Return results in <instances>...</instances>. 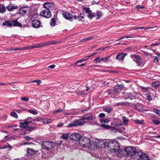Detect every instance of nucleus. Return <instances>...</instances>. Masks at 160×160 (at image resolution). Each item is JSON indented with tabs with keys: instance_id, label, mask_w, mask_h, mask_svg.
<instances>
[{
	"instance_id": "26",
	"label": "nucleus",
	"mask_w": 160,
	"mask_h": 160,
	"mask_svg": "<svg viewBox=\"0 0 160 160\" xmlns=\"http://www.w3.org/2000/svg\"><path fill=\"white\" fill-rule=\"evenodd\" d=\"M14 26H18L19 27H22V24L18 22L17 20H13V27Z\"/></svg>"
},
{
	"instance_id": "60",
	"label": "nucleus",
	"mask_w": 160,
	"mask_h": 160,
	"mask_svg": "<svg viewBox=\"0 0 160 160\" xmlns=\"http://www.w3.org/2000/svg\"><path fill=\"white\" fill-rule=\"evenodd\" d=\"M147 97H148V100L151 101L152 99V97L149 94H148Z\"/></svg>"
},
{
	"instance_id": "28",
	"label": "nucleus",
	"mask_w": 160,
	"mask_h": 160,
	"mask_svg": "<svg viewBox=\"0 0 160 160\" xmlns=\"http://www.w3.org/2000/svg\"><path fill=\"white\" fill-rule=\"evenodd\" d=\"M160 85V82H156L152 83V86L155 88H157Z\"/></svg>"
},
{
	"instance_id": "35",
	"label": "nucleus",
	"mask_w": 160,
	"mask_h": 160,
	"mask_svg": "<svg viewBox=\"0 0 160 160\" xmlns=\"http://www.w3.org/2000/svg\"><path fill=\"white\" fill-rule=\"evenodd\" d=\"M84 14V13H81L79 14L78 18H77L78 21H81L83 18Z\"/></svg>"
},
{
	"instance_id": "31",
	"label": "nucleus",
	"mask_w": 160,
	"mask_h": 160,
	"mask_svg": "<svg viewBox=\"0 0 160 160\" xmlns=\"http://www.w3.org/2000/svg\"><path fill=\"white\" fill-rule=\"evenodd\" d=\"M103 15V13L101 11H97V19H99Z\"/></svg>"
},
{
	"instance_id": "5",
	"label": "nucleus",
	"mask_w": 160,
	"mask_h": 160,
	"mask_svg": "<svg viewBox=\"0 0 160 160\" xmlns=\"http://www.w3.org/2000/svg\"><path fill=\"white\" fill-rule=\"evenodd\" d=\"M79 142L80 146L83 148H88L90 147V141L88 137H81L79 139Z\"/></svg>"
},
{
	"instance_id": "63",
	"label": "nucleus",
	"mask_w": 160,
	"mask_h": 160,
	"mask_svg": "<svg viewBox=\"0 0 160 160\" xmlns=\"http://www.w3.org/2000/svg\"><path fill=\"white\" fill-rule=\"evenodd\" d=\"M55 67V65H52L50 66L48 68H49L53 69V68H54Z\"/></svg>"
},
{
	"instance_id": "55",
	"label": "nucleus",
	"mask_w": 160,
	"mask_h": 160,
	"mask_svg": "<svg viewBox=\"0 0 160 160\" xmlns=\"http://www.w3.org/2000/svg\"><path fill=\"white\" fill-rule=\"evenodd\" d=\"M117 86L119 88L120 91L124 88V85L123 84L118 85Z\"/></svg>"
},
{
	"instance_id": "24",
	"label": "nucleus",
	"mask_w": 160,
	"mask_h": 160,
	"mask_svg": "<svg viewBox=\"0 0 160 160\" xmlns=\"http://www.w3.org/2000/svg\"><path fill=\"white\" fill-rule=\"evenodd\" d=\"M153 28V27H149L147 28H145L143 27H134L132 28L131 30H138L139 29H144L145 30H147L148 28Z\"/></svg>"
},
{
	"instance_id": "44",
	"label": "nucleus",
	"mask_w": 160,
	"mask_h": 160,
	"mask_svg": "<svg viewBox=\"0 0 160 160\" xmlns=\"http://www.w3.org/2000/svg\"><path fill=\"white\" fill-rule=\"evenodd\" d=\"M153 112L157 115L160 116V110H159L156 108L154 109H153Z\"/></svg>"
},
{
	"instance_id": "17",
	"label": "nucleus",
	"mask_w": 160,
	"mask_h": 160,
	"mask_svg": "<svg viewBox=\"0 0 160 160\" xmlns=\"http://www.w3.org/2000/svg\"><path fill=\"white\" fill-rule=\"evenodd\" d=\"M90 147L88 148L90 150L96 149L98 148L97 143L96 142H93L91 143L90 142Z\"/></svg>"
},
{
	"instance_id": "19",
	"label": "nucleus",
	"mask_w": 160,
	"mask_h": 160,
	"mask_svg": "<svg viewBox=\"0 0 160 160\" xmlns=\"http://www.w3.org/2000/svg\"><path fill=\"white\" fill-rule=\"evenodd\" d=\"M13 20L12 21L6 20L3 23L2 25L6 26H8V27L13 26Z\"/></svg>"
},
{
	"instance_id": "40",
	"label": "nucleus",
	"mask_w": 160,
	"mask_h": 160,
	"mask_svg": "<svg viewBox=\"0 0 160 160\" xmlns=\"http://www.w3.org/2000/svg\"><path fill=\"white\" fill-rule=\"evenodd\" d=\"M101 126L106 129H110L112 128L110 126L104 124H102Z\"/></svg>"
},
{
	"instance_id": "37",
	"label": "nucleus",
	"mask_w": 160,
	"mask_h": 160,
	"mask_svg": "<svg viewBox=\"0 0 160 160\" xmlns=\"http://www.w3.org/2000/svg\"><path fill=\"white\" fill-rule=\"evenodd\" d=\"M110 57V56H107L104 58H102L100 59L101 61H102L103 62H105L109 59Z\"/></svg>"
},
{
	"instance_id": "7",
	"label": "nucleus",
	"mask_w": 160,
	"mask_h": 160,
	"mask_svg": "<svg viewBox=\"0 0 160 160\" xmlns=\"http://www.w3.org/2000/svg\"><path fill=\"white\" fill-rule=\"evenodd\" d=\"M40 14L41 16L45 17L46 18H49L51 16V13L48 9H45L41 12Z\"/></svg>"
},
{
	"instance_id": "47",
	"label": "nucleus",
	"mask_w": 160,
	"mask_h": 160,
	"mask_svg": "<svg viewBox=\"0 0 160 160\" xmlns=\"http://www.w3.org/2000/svg\"><path fill=\"white\" fill-rule=\"evenodd\" d=\"M104 110L106 112H107L108 113H110L112 111V109L108 107H106L105 108Z\"/></svg>"
},
{
	"instance_id": "8",
	"label": "nucleus",
	"mask_w": 160,
	"mask_h": 160,
	"mask_svg": "<svg viewBox=\"0 0 160 160\" xmlns=\"http://www.w3.org/2000/svg\"><path fill=\"white\" fill-rule=\"evenodd\" d=\"M62 15L63 17L67 19L70 20L73 18L75 19L77 18V17L75 15L73 16L72 15L67 12H63L62 13Z\"/></svg>"
},
{
	"instance_id": "11",
	"label": "nucleus",
	"mask_w": 160,
	"mask_h": 160,
	"mask_svg": "<svg viewBox=\"0 0 160 160\" xmlns=\"http://www.w3.org/2000/svg\"><path fill=\"white\" fill-rule=\"evenodd\" d=\"M80 136L79 134L77 133H74L72 134L70 136V139L75 141H77L79 140V139Z\"/></svg>"
},
{
	"instance_id": "1",
	"label": "nucleus",
	"mask_w": 160,
	"mask_h": 160,
	"mask_svg": "<svg viewBox=\"0 0 160 160\" xmlns=\"http://www.w3.org/2000/svg\"><path fill=\"white\" fill-rule=\"evenodd\" d=\"M105 148L111 152H120V149L118 142L112 140L105 143Z\"/></svg>"
},
{
	"instance_id": "48",
	"label": "nucleus",
	"mask_w": 160,
	"mask_h": 160,
	"mask_svg": "<svg viewBox=\"0 0 160 160\" xmlns=\"http://www.w3.org/2000/svg\"><path fill=\"white\" fill-rule=\"evenodd\" d=\"M24 138L26 140L28 141L32 140H33V138L29 137V136H26L24 137Z\"/></svg>"
},
{
	"instance_id": "33",
	"label": "nucleus",
	"mask_w": 160,
	"mask_h": 160,
	"mask_svg": "<svg viewBox=\"0 0 160 160\" xmlns=\"http://www.w3.org/2000/svg\"><path fill=\"white\" fill-rule=\"evenodd\" d=\"M56 22L55 19L54 18H52L51 19V21L50 22V25L52 26H54L55 25Z\"/></svg>"
},
{
	"instance_id": "12",
	"label": "nucleus",
	"mask_w": 160,
	"mask_h": 160,
	"mask_svg": "<svg viewBox=\"0 0 160 160\" xmlns=\"http://www.w3.org/2000/svg\"><path fill=\"white\" fill-rule=\"evenodd\" d=\"M41 22L38 20H32V27L35 28H38L40 27Z\"/></svg>"
},
{
	"instance_id": "3",
	"label": "nucleus",
	"mask_w": 160,
	"mask_h": 160,
	"mask_svg": "<svg viewBox=\"0 0 160 160\" xmlns=\"http://www.w3.org/2000/svg\"><path fill=\"white\" fill-rule=\"evenodd\" d=\"M93 117L92 115H90L88 117H84L82 119L74 121L70 123L68 125L69 127H76L82 125L85 123V120L89 121L92 120Z\"/></svg>"
},
{
	"instance_id": "34",
	"label": "nucleus",
	"mask_w": 160,
	"mask_h": 160,
	"mask_svg": "<svg viewBox=\"0 0 160 160\" xmlns=\"http://www.w3.org/2000/svg\"><path fill=\"white\" fill-rule=\"evenodd\" d=\"M134 122L137 124H142L144 123V120H139L138 119L134 120Z\"/></svg>"
},
{
	"instance_id": "56",
	"label": "nucleus",
	"mask_w": 160,
	"mask_h": 160,
	"mask_svg": "<svg viewBox=\"0 0 160 160\" xmlns=\"http://www.w3.org/2000/svg\"><path fill=\"white\" fill-rule=\"evenodd\" d=\"M105 116V114L104 113H101L99 115V117L100 118H102Z\"/></svg>"
},
{
	"instance_id": "4",
	"label": "nucleus",
	"mask_w": 160,
	"mask_h": 160,
	"mask_svg": "<svg viewBox=\"0 0 160 160\" xmlns=\"http://www.w3.org/2000/svg\"><path fill=\"white\" fill-rule=\"evenodd\" d=\"M146 156L142 152L137 151L131 158V160H146Z\"/></svg>"
},
{
	"instance_id": "10",
	"label": "nucleus",
	"mask_w": 160,
	"mask_h": 160,
	"mask_svg": "<svg viewBox=\"0 0 160 160\" xmlns=\"http://www.w3.org/2000/svg\"><path fill=\"white\" fill-rule=\"evenodd\" d=\"M43 7L46 9L52 10L54 8V4L52 2H46L44 3Z\"/></svg>"
},
{
	"instance_id": "57",
	"label": "nucleus",
	"mask_w": 160,
	"mask_h": 160,
	"mask_svg": "<svg viewBox=\"0 0 160 160\" xmlns=\"http://www.w3.org/2000/svg\"><path fill=\"white\" fill-rule=\"evenodd\" d=\"M62 109H59L57 111H55L54 112V113H58L59 112H62Z\"/></svg>"
},
{
	"instance_id": "42",
	"label": "nucleus",
	"mask_w": 160,
	"mask_h": 160,
	"mask_svg": "<svg viewBox=\"0 0 160 160\" xmlns=\"http://www.w3.org/2000/svg\"><path fill=\"white\" fill-rule=\"evenodd\" d=\"M7 115L5 114L1 117V118L0 119V121H5L7 119Z\"/></svg>"
},
{
	"instance_id": "20",
	"label": "nucleus",
	"mask_w": 160,
	"mask_h": 160,
	"mask_svg": "<svg viewBox=\"0 0 160 160\" xmlns=\"http://www.w3.org/2000/svg\"><path fill=\"white\" fill-rule=\"evenodd\" d=\"M27 10V8L25 7H22L19 9V12L21 15H24L26 13Z\"/></svg>"
},
{
	"instance_id": "43",
	"label": "nucleus",
	"mask_w": 160,
	"mask_h": 160,
	"mask_svg": "<svg viewBox=\"0 0 160 160\" xmlns=\"http://www.w3.org/2000/svg\"><path fill=\"white\" fill-rule=\"evenodd\" d=\"M11 115L16 118H18V116L17 113L14 112H12L11 113Z\"/></svg>"
},
{
	"instance_id": "21",
	"label": "nucleus",
	"mask_w": 160,
	"mask_h": 160,
	"mask_svg": "<svg viewBox=\"0 0 160 160\" xmlns=\"http://www.w3.org/2000/svg\"><path fill=\"white\" fill-rule=\"evenodd\" d=\"M20 125V127L22 128L26 129H27L28 125L26 121L24 122H20L19 123Z\"/></svg>"
},
{
	"instance_id": "51",
	"label": "nucleus",
	"mask_w": 160,
	"mask_h": 160,
	"mask_svg": "<svg viewBox=\"0 0 160 160\" xmlns=\"http://www.w3.org/2000/svg\"><path fill=\"white\" fill-rule=\"evenodd\" d=\"M35 128V127H28V128L27 129V130L29 131H31L32 130H33Z\"/></svg>"
},
{
	"instance_id": "13",
	"label": "nucleus",
	"mask_w": 160,
	"mask_h": 160,
	"mask_svg": "<svg viewBox=\"0 0 160 160\" xmlns=\"http://www.w3.org/2000/svg\"><path fill=\"white\" fill-rule=\"evenodd\" d=\"M127 55L126 53H124L123 52L120 53L117 55L116 59L119 61L123 60Z\"/></svg>"
},
{
	"instance_id": "41",
	"label": "nucleus",
	"mask_w": 160,
	"mask_h": 160,
	"mask_svg": "<svg viewBox=\"0 0 160 160\" xmlns=\"http://www.w3.org/2000/svg\"><path fill=\"white\" fill-rule=\"evenodd\" d=\"M42 46L40 44H35L31 46V48H38L42 47Z\"/></svg>"
},
{
	"instance_id": "16",
	"label": "nucleus",
	"mask_w": 160,
	"mask_h": 160,
	"mask_svg": "<svg viewBox=\"0 0 160 160\" xmlns=\"http://www.w3.org/2000/svg\"><path fill=\"white\" fill-rule=\"evenodd\" d=\"M31 48V46H29L28 47H24L23 48H10L11 51H20L22 50H28Z\"/></svg>"
},
{
	"instance_id": "54",
	"label": "nucleus",
	"mask_w": 160,
	"mask_h": 160,
	"mask_svg": "<svg viewBox=\"0 0 160 160\" xmlns=\"http://www.w3.org/2000/svg\"><path fill=\"white\" fill-rule=\"evenodd\" d=\"M21 99L22 101L27 102L28 101L29 98L27 97H22L21 98Z\"/></svg>"
},
{
	"instance_id": "15",
	"label": "nucleus",
	"mask_w": 160,
	"mask_h": 160,
	"mask_svg": "<svg viewBox=\"0 0 160 160\" xmlns=\"http://www.w3.org/2000/svg\"><path fill=\"white\" fill-rule=\"evenodd\" d=\"M28 157L30 155H32L35 153H37L38 152V151H35L32 149L28 148H27Z\"/></svg>"
},
{
	"instance_id": "53",
	"label": "nucleus",
	"mask_w": 160,
	"mask_h": 160,
	"mask_svg": "<svg viewBox=\"0 0 160 160\" xmlns=\"http://www.w3.org/2000/svg\"><path fill=\"white\" fill-rule=\"evenodd\" d=\"M77 93L79 95H85V92L84 91H79L77 92Z\"/></svg>"
},
{
	"instance_id": "39",
	"label": "nucleus",
	"mask_w": 160,
	"mask_h": 160,
	"mask_svg": "<svg viewBox=\"0 0 160 160\" xmlns=\"http://www.w3.org/2000/svg\"><path fill=\"white\" fill-rule=\"evenodd\" d=\"M113 91L115 93H118L120 91L119 88L117 86L115 87L113 89Z\"/></svg>"
},
{
	"instance_id": "36",
	"label": "nucleus",
	"mask_w": 160,
	"mask_h": 160,
	"mask_svg": "<svg viewBox=\"0 0 160 160\" xmlns=\"http://www.w3.org/2000/svg\"><path fill=\"white\" fill-rule=\"evenodd\" d=\"M109 121L107 118H105L104 119H102L100 120V122L102 123H108Z\"/></svg>"
},
{
	"instance_id": "23",
	"label": "nucleus",
	"mask_w": 160,
	"mask_h": 160,
	"mask_svg": "<svg viewBox=\"0 0 160 160\" xmlns=\"http://www.w3.org/2000/svg\"><path fill=\"white\" fill-rule=\"evenodd\" d=\"M6 9L5 6L3 4H0V12L3 13L6 11Z\"/></svg>"
},
{
	"instance_id": "22",
	"label": "nucleus",
	"mask_w": 160,
	"mask_h": 160,
	"mask_svg": "<svg viewBox=\"0 0 160 160\" xmlns=\"http://www.w3.org/2000/svg\"><path fill=\"white\" fill-rule=\"evenodd\" d=\"M114 120H117L116 122H115V125L116 126H119L122 125V123L121 121H120L119 120V119L118 118H117V119L116 118H114Z\"/></svg>"
},
{
	"instance_id": "27",
	"label": "nucleus",
	"mask_w": 160,
	"mask_h": 160,
	"mask_svg": "<svg viewBox=\"0 0 160 160\" xmlns=\"http://www.w3.org/2000/svg\"><path fill=\"white\" fill-rule=\"evenodd\" d=\"M122 121L124 125H126L128 124L129 121V120L125 116H123L122 117Z\"/></svg>"
},
{
	"instance_id": "14",
	"label": "nucleus",
	"mask_w": 160,
	"mask_h": 160,
	"mask_svg": "<svg viewBox=\"0 0 160 160\" xmlns=\"http://www.w3.org/2000/svg\"><path fill=\"white\" fill-rule=\"evenodd\" d=\"M18 7L17 5H15L12 3L9 4L6 7L7 10L9 11H12L15 9L18 8Z\"/></svg>"
},
{
	"instance_id": "58",
	"label": "nucleus",
	"mask_w": 160,
	"mask_h": 160,
	"mask_svg": "<svg viewBox=\"0 0 160 160\" xmlns=\"http://www.w3.org/2000/svg\"><path fill=\"white\" fill-rule=\"evenodd\" d=\"M87 39H88V40H89L91 39H92L95 38L94 36H91L89 37L88 38H87Z\"/></svg>"
},
{
	"instance_id": "25",
	"label": "nucleus",
	"mask_w": 160,
	"mask_h": 160,
	"mask_svg": "<svg viewBox=\"0 0 160 160\" xmlns=\"http://www.w3.org/2000/svg\"><path fill=\"white\" fill-rule=\"evenodd\" d=\"M52 120L51 119L46 118L43 120L42 122L44 124H49L51 123Z\"/></svg>"
},
{
	"instance_id": "9",
	"label": "nucleus",
	"mask_w": 160,
	"mask_h": 160,
	"mask_svg": "<svg viewBox=\"0 0 160 160\" xmlns=\"http://www.w3.org/2000/svg\"><path fill=\"white\" fill-rule=\"evenodd\" d=\"M131 58L136 62L138 63V66L141 65L142 63L141 61L142 60V59L138 55H132L131 57Z\"/></svg>"
},
{
	"instance_id": "29",
	"label": "nucleus",
	"mask_w": 160,
	"mask_h": 160,
	"mask_svg": "<svg viewBox=\"0 0 160 160\" xmlns=\"http://www.w3.org/2000/svg\"><path fill=\"white\" fill-rule=\"evenodd\" d=\"M88 57H85L84 58H82L80 60H78L76 62V63H75V64H77L78 63H79V62H84L86 60H88Z\"/></svg>"
},
{
	"instance_id": "52",
	"label": "nucleus",
	"mask_w": 160,
	"mask_h": 160,
	"mask_svg": "<svg viewBox=\"0 0 160 160\" xmlns=\"http://www.w3.org/2000/svg\"><path fill=\"white\" fill-rule=\"evenodd\" d=\"M34 82H36L37 83V84H38V85H39L40 84V83L41 82L39 80H37L33 81L30 82V83Z\"/></svg>"
},
{
	"instance_id": "61",
	"label": "nucleus",
	"mask_w": 160,
	"mask_h": 160,
	"mask_svg": "<svg viewBox=\"0 0 160 160\" xmlns=\"http://www.w3.org/2000/svg\"><path fill=\"white\" fill-rule=\"evenodd\" d=\"M124 102H119V103H117V105H124Z\"/></svg>"
},
{
	"instance_id": "50",
	"label": "nucleus",
	"mask_w": 160,
	"mask_h": 160,
	"mask_svg": "<svg viewBox=\"0 0 160 160\" xmlns=\"http://www.w3.org/2000/svg\"><path fill=\"white\" fill-rule=\"evenodd\" d=\"M83 9L84 10H85V12L87 13H89V12H90L91 11L89 8H86L85 7L83 8Z\"/></svg>"
},
{
	"instance_id": "30",
	"label": "nucleus",
	"mask_w": 160,
	"mask_h": 160,
	"mask_svg": "<svg viewBox=\"0 0 160 160\" xmlns=\"http://www.w3.org/2000/svg\"><path fill=\"white\" fill-rule=\"evenodd\" d=\"M160 60V54H157V55L154 58L153 62L155 63L158 62V60Z\"/></svg>"
},
{
	"instance_id": "32",
	"label": "nucleus",
	"mask_w": 160,
	"mask_h": 160,
	"mask_svg": "<svg viewBox=\"0 0 160 160\" xmlns=\"http://www.w3.org/2000/svg\"><path fill=\"white\" fill-rule=\"evenodd\" d=\"M69 134L68 133L63 134L60 138H62L63 139H67L68 138Z\"/></svg>"
},
{
	"instance_id": "49",
	"label": "nucleus",
	"mask_w": 160,
	"mask_h": 160,
	"mask_svg": "<svg viewBox=\"0 0 160 160\" xmlns=\"http://www.w3.org/2000/svg\"><path fill=\"white\" fill-rule=\"evenodd\" d=\"M100 58L99 57H98L96 58L94 60V61H96L95 62V63H97L98 62L100 63L101 62Z\"/></svg>"
},
{
	"instance_id": "62",
	"label": "nucleus",
	"mask_w": 160,
	"mask_h": 160,
	"mask_svg": "<svg viewBox=\"0 0 160 160\" xmlns=\"http://www.w3.org/2000/svg\"><path fill=\"white\" fill-rule=\"evenodd\" d=\"M88 41V39H87V38H85L84 39H82L81 40H80V42H84L86 41Z\"/></svg>"
},
{
	"instance_id": "2",
	"label": "nucleus",
	"mask_w": 160,
	"mask_h": 160,
	"mask_svg": "<svg viewBox=\"0 0 160 160\" xmlns=\"http://www.w3.org/2000/svg\"><path fill=\"white\" fill-rule=\"evenodd\" d=\"M136 151V149L133 147L127 146L124 148L123 151L120 150V152H119V155L122 157L125 156H129L131 159Z\"/></svg>"
},
{
	"instance_id": "38",
	"label": "nucleus",
	"mask_w": 160,
	"mask_h": 160,
	"mask_svg": "<svg viewBox=\"0 0 160 160\" xmlns=\"http://www.w3.org/2000/svg\"><path fill=\"white\" fill-rule=\"evenodd\" d=\"M88 17L90 18V19H92L94 16V13H92V12L91 11L89 12V13H88Z\"/></svg>"
},
{
	"instance_id": "45",
	"label": "nucleus",
	"mask_w": 160,
	"mask_h": 160,
	"mask_svg": "<svg viewBox=\"0 0 160 160\" xmlns=\"http://www.w3.org/2000/svg\"><path fill=\"white\" fill-rule=\"evenodd\" d=\"M28 112L34 115H36L38 114V112H36V111L34 110H32L31 109L29 110H28Z\"/></svg>"
},
{
	"instance_id": "59",
	"label": "nucleus",
	"mask_w": 160,
	"mask_h": 160,
	"mask_svg": "<svg viewBox=\"0 0 160 160\" xmlns=\"http://www.w3.org/2000/svg\"><path fill=\"white\" fill-rule=\"evenodd\" d=\"M23 110L22 109H18V110H16V112L18 113H20L21 112H22V111H23Z\"/></svg>"
},
{
	"instance_id": "18",
	"label": "nucleus",
	"mask_w": 160,
	"mask_h": 160,
	"mask_svg": "<svg viewBox=\"0 0 160 160\" xmlns=\"http://www.w3.org/2000/svg\"><path fill=\"white\" fill-rule=\"evenodd\" d=\"M130 99L131 100L135 99V96L132 95V93L131 92H128L127 93L125 96V99Z\"/></svg>"
},
{
	"instance_id": "6",
	"label": "nucleus",
	"mask_w": 160,
	"mask_h": 160,
	"mask_svg": "<svg viewBox=\"0 0 160 160\" xmlns=\"http://www.w3.org/2000/svg\"><path fill=\"white\" fill-rule=\"evenodd\" d=\"M55 145V143L54 142L44 141L42 142V149L48 150L54 147Z\"/></svg>"
},
{
	"instance_id": "64",
	"label": "nucleus",
	"mask_w": 160,
	"mask_h": 160,
	"mask_svg": "<svg viewBox=\"0 0 160 160\" xmlns=\"http://www.w3.org/2000/svg\"><path fill=\"white\" fill-rule=\"evenodd\" d=\"M107 92L108 93V95H110V94H112L111 92V90L110 89H108L107 90Z\"/></svg>"
},
{
	"instance_id": "46",
	"label": "nucleus",
	"mask_w": 160,
	"mask_h": 160,
	"mask_svg": "<svg viewBox=\"0 0 160 160\" xmlns=\"http://www.w3.org/2000/svg\"><path fill=\"white\" fill-rule=\"evenodd\" d=\"M153 123L155 125H158L160 124V121L157 120H153Z\"/></svg>"
}]
</instances>
